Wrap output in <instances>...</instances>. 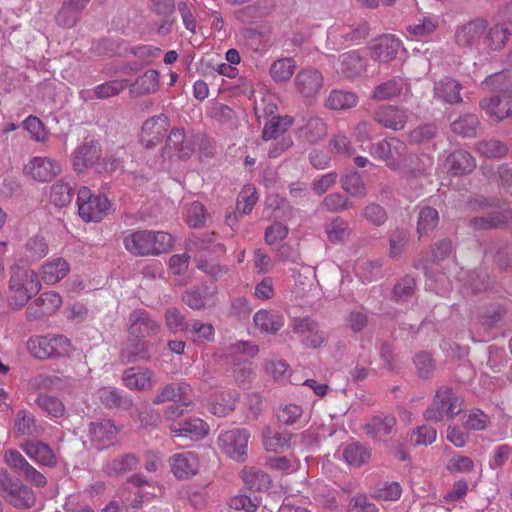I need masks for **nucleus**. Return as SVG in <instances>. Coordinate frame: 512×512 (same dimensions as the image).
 <instances>
[{"instance_id":"72a5a7b5","label":"nucleus","mask_w":512,"mask_h":512,"mask_svg":"<svg viewBox=\"0 0 512 512\" xmlns=\"http://www.w3.org/2000/svg\"><path fill=\"white\" fill-rule=\"evenodd\" d=\"M69 271L70 265L65 259L61 257L54 258L42 265V280L49 285H53L62 280Z\"/></svg>"},{"instance_id":"b1692460","label":"nucleus","mask_w":512,"mask_h":512,"mask_svg":"<svg viewBox=\"0 0 512 512\" xmlns=\"http://www.w3.org/2000/svg\"><path fill=\"white\" fill-rule=\"evenodd\" d=\"M170 430L174 437L197 441L208 434L209 426L203 420L194 418L184 422L173 423L170 426Z\"/></svg>"},{"instance_id":"a18cd8bd","label":"nucleus","mask_w":512,"mask_h":512,"mask_svg":"<svg viewBox=\"0 0 512 512\" xmlns=\"http://www.w3.org/2000/svg\"><path fill=\"white\" fill-rule=\"evenodd\" d=\"M151 10L160 16H163L165 19L163 23L159 26L158 31L160 33H167L170 31V27L173 23V20L170 19L171 15L175 10V1L174 0H149Z\"/></svg>"},{"instance_id":"680f3d73","label":"nucleus","mask_w":512,"mask_h":512,"mask_svg":"<svg viewBox=\"0 0 512 512\" xmlns=\"http://www.w3.org/2000/svg\"><path fill=\"white\" fill-rule=\"evenodd\" d=\"M164 319L167 329L172 333L180 331L186 332L189 330V323L178 308L172 307L166 309L164 312Z\"/></svg>"},{"instance_id":"9d476101","label":"nucleus","mask_w":512,"mask_h":512,"mask_svg":"<svg viewBox=\"0 0 512 512\" xmlns=\"http://www.w3.org/2000/svg\"><path fill=\"white\" fill-rule=\"evenodd\" d=\"M197 136L194 133H185L184 129H172L167 137L163 153L169 158L176 156L185 160L190 158L194 152Z\"/></svg>"},{"instance_id":"8fccbe9b","label":"nucleus","mask_w":512,"mask_h":512,"mask_svg":"<svg viewBox=\"0 0 512 512\" xmlns=\"http://www.w3.org/2000/svg\"><path fill=\"white\" fill-rule=\"evenodd\" d=\"M325 233L328 239L333 242H342L349 238L351 229L346 220L336 217L326 222Z\"/></svg>"},{"instance_id":"9b49d317","label":"nucleus","mask_w":512,"mask_h":512,"mask_svg":"<svg viewBox=\"0 0 512 512\" xmlns=\"http://www.w3.org/2000/svg\"><path fill=\"white\" fill-rule=\"evenodd\" d=\"M290 326L308 348H319L325 341L324 333L320 330L318 323L309 316L294 318Z\"/></svg>"},{"instance_id":"79ce46f5","label":"nucleus","mask_w":512,"mask_h":512,"mask_svg":"<svg viewBox=\"0 0 512 512\" xmlns=\"http://www.w3.org/2000/svg\"><path fill=\"white\" fill-rule=\"evenodd\" d=\"M74 196V187L64 179L55 182L50 188V200L57 207L69 205Z\"/></svg>"},{"instance_id":"e2e57ef3","label":"nucleus","mask_w":512,"mask_h":512,"mask_svg":"<svg viewBox=\"0 0 512 512\" xmlns=\"http://www.w3.org/2000/svg\"><path fill=\"white\" fill-rule=\"evenodd\" d=\"M439 221L438 211L432 207H424L419 212L417 231L420 236L436 228Z\"/></svg>"},{"instance_id":"a19ab883","label":"nucleus","mask_w":512,"mask_h":512,"mask_svg":"<svg viewBox=\"0 0 512 512\" xmlns=\"http://www.w3.org/2000/svg\"><path fill=\"white\" fill-rule=\"evenodd\" d=\"M483 43L491 50H501L507 43L511 32L504 24H497L486 30Z\"/></svg>"},{"instance_id":"6e6552de","label":"nucleus","mask_w":512,"mask_h":512,"mask_svg":"<svg viewBox=\"0 0 512 512\" xmlns=\"http://www.w3.org/2000/svg\"><path fill=\"white\" fill-rule=\"evenodd\" d=\"M79 216L86 222H99L106 215L109 201L105 196L92 195L87 187H81L77 193Z\"/></svg>"},{"instance_id":"3c124183","label":"nucleus","mask_w":512,"mask_h":512,"mask_svg":"<svg viewBox=\"0 0 512 512\" xmlns=\"http://www.w3.org/2000/svg\"><path fill=\"white\" fill-rule=\"evenodd\" d=\"M296 62L293 58H282L273 62L270 67V75L276 82H286L294 74Z\"/></svg>"},{"instance_id":"de8ad7c7","label":"nucleus","mask_w":512,"mask_h":512,"mask_svg":"<svg viewBox=\"0 0 512 512\" xmlns=\"http://www.w3.org/2000/svg\"><path fill=\"white\" fill-rule=\"evenodd\" d=\"M293 124V118L290 116L273 117L264 126L262 138L265 141L276 139L284 134Z\"/></svg>"},{"instance_id":"69168bd1","label":"nucleus","mask_w":512,"mask_h":512,"mask_svg":"<svg viewBox=\"0 0 512 512\" xmlns=\"http://www.w3.org/2000/svg\"><path fill=\"white\" fill-rule=\"evenodd\" d=\"M129 85L128 80L117 79L102 83L96 86L93 90L96 98L106 99L118 95Z\"/></svg>"},{"instance_id":"c756f323","label":"nucleus","mask_w":512,"mask_h":512,"mask_svg":"<svg viewBox=\"0 0 512 512\" xmlns=\"http://www.w3.org/2000/svg\"><path fill=\"white\" fill-rule=\"evenodd\" d=\"M255 326L262 332L276 334L285 324L281 313L274 310L260 309L253 316Z\"/></svg>"},{"instance_id":"5fc2aeb1","label":"nucleus","mask_w":512,"mask_h":512,"mask_svg":"<svg viewBox=\"0 0 512 512\" xmlns=\"http://www.w3.org/2000/svg\"><path fill=\"white\" fill-rule=\"evenodd\" d=\"M509 212H497L487 216L475 217L470 220V225L475 229L498 228L508 222Z\"/></svg>"},{"instance_id":"e433bc0d","label":"nucleus","mask_w":512,"mask_h":512,"mask_svg":"<svg viewBox=\"0 0 512 512\" xmlns=\"http://www.w3.org/2000/svg\"><path fill=\"white\" fill-rule=\"evenodd\" d=\"M358 103V96L351 91L342 89H333L325 99V107L330 110H347L353 108Z\"/></svg>"},{"instance_id":"7ed1b4c3","label":"nucleus","mask_w":512,"mask_h":512,"mask_svg":"<svg viewBox=\"0 0 512 512\" xmlns=\"http://www.w3.org/2000/svg\"><path fill=\"white\" fill-rule=\"evenodd\" d=\"M40 287L38 276L33 270L20 265L12 266L9 281V304L14 309L21 308L39 292Z\"/></svg>"},{"instance_id":"412c9836","label":"nucleus","mask_w":512,"mask_h":512,"mask_svg":"<svg viewBox=\"0 0 512 512\" xmlns=\"http://www.w3.org/2000/svg\"><path fill=\"white\" fill-rule=\"evenodd\" d=\"M401 42L391 34H384L373 41L370 57L380 63H388L396 57Z\"/></svg>"},{"instance_id":"a211bd4d","label":"nucleus","mask_w":512,"mask_h":512,"mask_svg":"<svg viewBox=\"0 0 512 512\" xmlns=\"http://www.w3.org/2000/svg\"><path fill=\"white\" fill-rule=\"evenodd\" d=\"M101 156V148L98 142L90 140L77 147L72 154V164L78 173H82L88 168L95 167Z\"/></svg>"},{"instance_id":"f257e3e1","label":"nucleus","mask_w":512,"mask_h":512,"mask_svg":"<svg viewBox=\"0 0 512 512\" xmlns=\"http://www.w3.org/2000/svg\"><path fill=\"white\" fill-rule=\"evenodd\" d=\"M483 90L493 93L480 101V107L496 121H501L512 113V75L507 72L488 76L481 84Z\"/></svg>"},{"instance_id":"13d9d810","label":"nucleus","mask_w":512,"mask_h":512,"mask_svg":"<svg viewBox=\"0 0 512 512\" xmlns=\"http://www.w3.org/2000/svg\"><path fill=\"white\" fill-rule=\"evenodd\" d=\"M278 421L284 425H293L299 421L303 415L301 406L288 403L281 404L275 410Z\"/></svg>"},{"instance_id":"2f4dec72","label":"nucleus","mask_w":512,"mask_h":512,"mask_svg":"<svg viewBox=\"0 0 512 512\" xmlns=\"http://www.w3.org/2000/svg\"><path fill=\"white\" fill-rule=\"evenodd\" d=\"M139 458L133 453L123 454L108 460L103 465V471L111 477H118L137 468Z\"/></svg>"},{"instance_id":"ddd939ff","label":"nucleus","mask_w":512,"mask_h":512,"mask_svg":"<svg viewBox=\"0 0 512 512\" xmlns=\"http://www.w3.org/2000/svg\"><path fill=\"white\" fill-rule=\"evenodd\" d=\"M4 460L8 466L35 486L44 487L47 484L46 477L34 468L19 451H6Z\"/></svg>"},{"instance_id":"ea45409f","label":"nucleus","mask_w":512,"mask_h":512,"mask_svg":"<svg viewBox=\"0 0 512 512\" xmlns=\"http://www.w3.org/2000/svg\"><path fill=\"white\" fill-rule=\"evenodd\" d=\"M159 88V73L157 70L150 69L136 79L131 84V93L133 95H146L154 93Z\"/></svg>"},{"instance_id":"4d7b16f0","label":"nucleus","mask_w":512,"mask_h":512,"mask_svg":"<svg viewBox=\"0 0 512 512\" xmlns=\"http://www.w3.org/2000/svg\"><path fill=\"white\" fill-rule=\"evenodd\" d=\"M291 272L295 279L296 293L301 297L306 296L314 283L315 272L313 268L304 266L303 272L297 271L296 269H292Z\"/></svg>"},{"instance_id":"1a4fd4ad","label":"nucleus","mask_w":512,"mask_h":512,"mask_svg":"<svg viewBox=\"0 0 512 512\" xmlns=\"http://www.w3.org/2000/svg\"><path fill=\"white\" fill-rule=\"evenodd\" d=\"M250 433L245 429L234 428L222 431L218 436V446L229 458L243 462L247 456Z\"/></svg>"},{"instance_id":"c9c22d12","label":"nucleus","mask_w":512,"mask_h":512,"mask_svg":"<svg viewBox=\"0 0 512 512\" xmlns=\"http://www.w3.org/2000/svg\"><path fill=\"white\" fill-rule=\"evenodd\" d=\"M339 71L347 78H355L366 68L365 59L357 51H349L339 56Z\"/></svg>"},{"instance_id":"4be33fe9","label":"nucleus","mask_w":512,"mask_h":512,"mask_svg":"<svg viewBox=\"0 0 512 512\" xmlns=\"http://www.w3.org/2000/svg\"><path fill=\"white\" fill-rule=\"evenodd\" d=\"M303 124L299 127V137L305 142L315 144L327 135V126L324 120L313 112H307L302 117Z\"/></svg>"},{"instance_id":"338daca9","label":"nucleus","mask_w":512,"mask_h":512,"mask_svg":"<svg viewBox=\"0 0 512 512\" xmlns=\"http://www.w3.org/2000/svg\"><path fill=\"white\" fill-rule=\"evenodd\" d=\"M208 214L204 205L198 201L187 207L186 222L192 228H200L206 224Z\"/></svg>"},{"instance_id":"7c9ffc66","label":"nucleus","mask_w":512,"mask_h":512,"mask_svg":"<svg viewBox=\"0 0 512 512\" xmlns=\"http://www.w3.org/2000/svg\"><path fill=\"white\" fill-rule=\"evenodd\" d=\"M89 431L91 439L96 443L98 449L108 446L118 434V429L111 420L91 422Z\"/></svg>"},{"instance_id":"0eeeda50","label":"nucleus","mask_w":512,"mask_h":512,"mask_svg":"<svg viewBox=\"0 0 512 512\" xmlns=\"http://www.w3.org/2000/svg\"><path fill=\"white\" fill-rule=\"evenodd\" d=\"M0 490L3 492V498L16 508H30L35 503L33 490L11 477L6 471L0 472Z\"/></svg>"},{"instance_id":"052dcab7","label":"nucleus","mask_w":512,"mask_h":512,"mask_svg":"<svg viewBox=\"0 0 512 512\" xmlns=\"http://www.w3.org/2000/svg\"><path fill=\"white\" fill-rule=\"evenodd\" d=\"M29 352L38 359L44 360L52 358V350L49 341V335L35 336L29 339L27 343Z\"/></svg>"},{"instance_id":"aec40b11","label":"nucleus","mask_w":512,"mask_h":512,"mask_svg":"<svg viewBox=\"0 0 512 512\" xmlns=\"http://www.w3.org/2000/svg\"><path fill=\"white\" fill-rule=\"evenodd\" d=\"M155 373L147 367H130L123 371L122 381L130 390L149 391L154 385Z\"/></svg>"},{"instance_id":"20e7f679","label":"nucleus","mask_w":512,"mask_h":512,"mask_svg":"<svg viewBox=\"0 0 512 512\" xmlns=\"http://www.w3.org/2000/svg\"><path fill=\"white\" fill-rule=\"evenodd\" d=\"M463 399L450 387L441 386L436 391L433 403L425 410L424 418L430 422H439L445 416L454 418L464 408Z\"/></svg>"},{"instance_id":"f8f14e48","label":"nucleus","mask_w":512,"mask_h":512,"mask_svg":"<svg viewBox=\"0 0 512 512\" xmlns=\"http://www.w3.org/2000/svg\"><path fill=\"white\" fill-rule=\"evenodd\" d=\"M487 30V22L483 19H475L460 25L455 30V43L463 48H478L484 39Z\"/></svg>"},{"instance_id":"473e14b6","label":"nucleus","mask_w":512,"mask_h":512,"mask_svg":"<svg viewBox=\"0 0 512 512\" xmlns=\"http://www.w3.org/2000/svg\"><path fill=\"white\" fill-rule=\"evenodd\" d=\"M189 390L190 385L186 382L169 383L158 390L152 399V403L159 405L166 402H179L184 400Z\"/></svg>"},{"instance_id":"6ab92c4d","label":"nucleus","mask_w":512,"mask_h":512,"mask_svg":"<svg viewBox=\"0 0 512 512\" xmlns=\"http://www.w3.org/2000/svg\"><path fill=\"white\" fill-rule=\"evenodd\" d=\"M25 171L34 180L47 182L59 175L62 171L61 165L49 157L36 156L25 166Z\"/></svg>"},{"instance_id":"6e6d98bb","label":"nucleus","mask_w":512,"mask_h":512,"mask_svg":"<svg viewBox=\"0 0 512 512\" xmlns=\"http://www.w3.org/2000/svg\"><path fill=\"white\" fill-rule=\"evenodd\" d=\"M476 148L478 153L486 158H501L509 151L508 146L504 142L496 139L479 141Z\"/></svg>"},{"instance_id":"5701e85b","label":"nucleus","mask_w":512,"mask_h":512,"mask_svg":"<svg viewBox=\"0 0 512 512\" xmlns=\"http://www.w3.org/2000/svg\"><path fill=\"white\" fill-rule=\"evenodd\" d=\"M170 465L178 479H189L197 473L199 460L195 453L188 451L171 456Z\"/></svg>"},{"instance_id":"49530a36","label":"nucleus","mask_w":512,"mask_h":512,"mask_svg":"<svg viewBox=\"0 0 512 512\" xmlns=\"http://www.w3.org/2000/svg\"><path fill=\"white\" fill-rule=\"evenodd\" d=\"M15 430L23 436H39L41 428L35 423L33 414L26 410H19L14 420Z\"/></svg>"},{"instance_id":"864d4df0","label":"nucleus","mask_w":512,"mask_h":512,"mask_svg":"<svg viewBox=\"0 0 512 512\" xmlns=\"http://www.w3.org/2000/svg\"><path fill=\"white\" fill-rule=\"evenodd\" d=\"M343 458L349 465L359 467L369 460L370 451L358 442L351 443L344 448Z\"/></svg>"},{"instance_id":"bb28decb","label":"nucleus","mask_w":512,"mask_h":512,"mask_svg":"<svg viewBox=\"0 0 512 512\" xmlns=\"http://www.w3.org/2000/svg\"><path fill=\"white\" fill-rule=\"evenodd\" d=\"M444 166L452 175L461 176L474 170L476 160L469 152L457 150L447 156Z\"/></svg>"},{"instance_id":"0e129e2a","label":"nucleus","mask_w":512,"mask_h":512,"mask_svg":"<svg viewBox=\"0 0 512 512\" xmlns=\"http://www.w3.org/2000/svg\"><path fill=\"white\" fill-rule=\"evenodd\" d=\"M35 402L52 417H62L65 413V406L57 397L41 394L37 397Z\"/></svg>"},{"instance_id":"37998d69","label":"nucleus","mask_w":512,"mask_h":512,"mask_svg":"<svg viewBox=\"0 0 512 512\" xmlns=\"http://www.w3.org/2000/svg\"><path fill=\"white\" fill-rule=\"evenodd\" d=\"M479 119L475 114L467 113L459 116L451 123L452 131L463 137H473L479 127Z\"/></svg>"},{"instance_id":"c85d7f7f","label":"nucleus","mask_w":512,"mask_h":512,"mask_svg":"<svg viewBox=\"0 0 512 512\" xmlns=\"http://www.w3.org/2000/svg\"><path fill=\"white\" fill-rule=\"evenodd\" d=\"M89 0L65 1L55 16L56 23L65 28H71L78 22L81 11Z\"/></svg>"},{"instance_id":"bf43d9fd","label":"nucleus","mask_w":512,"mask_h":512,"mask_svg":"<svg viewBox=\"0 0 512 512\" xmlns=\"http://www.w3.org/2000/svg\"><path fill=\"white\" fill-rule=\"evenodd\" d=\"M438 28V20L435 17H423L417 23L407 26V32L416 38H425L432 35Z\"/></svg>"},{"instance_id":"a878e982","label":"nucleus","mask_w":512,"mask_h":512,"mask_svg":"<svg viewBox=\"0 0 512 512\" xmlns=\"http://www.w3.org/2000/svg\"><path fill=\"white\" fill-rule=\"evenodd\" d=\"M21 448L29 458L39 465L54 467L57 464L52 448L41 441H27L21 445Z\"/></svg>"},{"instance_id":"603ef678","label":"nucleus","mask_w":512,"mask_h":512,"mask_svg":"<svg viewBox=\"0 0 512 512\" xmlns=\"http://www.w3.org/2000/svg\"><path fill=\"white\" fill-rule=\"evenodd\" d=\"M341 187L353 197L362 198L367 194L362 177L356 171L349 172L341 178Z\"/></svg>"},{"instance_id":"cd10ccee","label":"nucleus","mask_w":512,"mask_h":512,"mask_svg":"<svg viewBox=\"0 0 512 512\" xmlns=\"http://www.w3.org/2000/svg\"><path fill=\"white\" fill-rule=\"evenodd\" d=\"M98 397L101 403L109 409L118 408L130 410L134 405L133 399L129 394L114 387H103L99 389Z\"/></svg>"},{"instance_id":"09e8293b","label":"nucleus","mask_w":512,"mask_h":512,"mask_svg":"<svg viewBox=\"0 0 512 512\" xmlns=\"http://www.w3.org/2000/svg\"><path fill=\"white\" fill-rule=\"evenodd\" d=\"M242 479L247 488L252 491L267 489L270 484L269 475L255 468H244L242 471Z\"/></svg>"},{"instance_id":"dca6fc26","label":"nucleus","mask_w":512,"mask_h":512,"mask_svg":"<svg viewBox=\"0 0 512 512\" xmlns=\"http://www.w3.org/2000/svg\"><path fill=\"white\" fill-rule=\"evenodd\" d=\"M168 126V117L164 114L147 119L142 125L141 143L148 149L155 147L164 138Z\"/></svg>"},{"instance_id":"f704fd0d","label":"nucleus","mask_w":512,"mask_h":512,"mask_svg":"<svg viewBox=\"0 0 512 512\" xmlns=\"http://www.w3.org/2000/svg\"><path fill=\"white\" fill-rule=\"evenodd\" d=\"M408 91L405 80L401 78H392L374 88L371 99L375 101H387L400 96L403 91Z\"/></svg>"},{"instance_id":"39448f33","label":"nucleus","mask_w":512,"mask_h":512,"mask_svg":"<svg viewBox=\"0 0 512 512\" xmlns=\"http://www.w3.org/2000/svg\"><path fill=\"white\" fill-rule=\"evenodd\" d=\"M370 154L382 160L387 167L396 170L404 166L412 157L405 142L396 137L381 140L370 147Z\"/></svg>"},{"instance_id":"c03bdc74","label":"nucleus","mask_w":512,"mask_h":512,"mask_svg":"<svg viewBox=\"0 0 512 512\" xmlns=\"http://www.w3.org/2000/svg\"><path fill=\"white\" fill-rule=\"evenodd\" d=\"M237 401L238 396L236 393L230 391L221 392L211 403L210 411L216 416L225 417L236 408Z\"/></svg>"},{"instance_id":"774afa93","label":"nucleus","mask_w":512,"mask_h":512,"mask_svg":"<svg viewBox=\"0 0 512 512\" xmlns=\"http://www.w3.org/2000/svg\"><path fill=\"white\" fill-rule=\"evenodd\" d=\"M416 282L410 275L404 276L393 288V298L398 302H406L415 291Z\"/></svg>"},{"instance_id":"4468645a","label":"nucleus","mask_w":512,"mask_h":512,"mask_svg":"<svg viewBox=\"0 0 512 512\" xmlns=\"http://www.w3.org/2000/svg\"><path fill=\"white\" fill-rule=\"evenodd\" d=\"M373 119L379 125L393 131L402 130L408 122L406 109L395 105H381L373 112Z\"/></svg>"},{"instance_id":"423d86ee","label":"nucleus","mask_w":512,"mask_h":512,"mask_svg":"<svg viewBox=\"0 0 512 512\" xmlns=\"http://www.w3.org/2000/svg\"><path fill=\"white\" fill-rule=\"evenodd\" d=\"M324 85V77L320 70L307 66L300 69L294 78L295 91L307 105H312Z\"/></svg>"},{"instance_id":"58836bf2","label":"nucleus","mask_w":512,"mask_h":512,"mask_svg":"<svg viewBox=\"0 0 512 512\" xmlns=\"http://www.w3.org/2000/svg\"><path fill=\"white\" fill-rule=\"evenodd\" d=\"M263 445L267 451L281 452L291 446L293 435L288 432H274L269 426L262 433Z\"/></svg>"},{"instance_id":"4c0bfd02","label":"nucleus","mask_w":512,"mask_h":512,"mask_svg":"<svg viewBox=\"0 0 512 512\" xmlns=\"http://www.w3.org/2000/svg\"><path fill=\"white\" fill-rule=\"evenodd\" d=\"M461 84L449 77H446L435 84L434 95L436 98L450 104L460 103Z\"/></svg>"},{"instance_id":"2eb2a0df","label":"nucleus","mask_w":512,"mask_h":512,"mask_svg":"<svg viewBox=\"0 0 512 512\" xmlns=\"http://www.w3.org/2000/svg\"><path fill=\"white\" fill-rule=\"evenodd\" d=\"M396 423L394 415L378 414L363 425V430L372 440L386 442L395 433Z\"/></svg>"},{"instance_id":"f3484780","label":"nucleus","mask_w":512,"mask_h":512,"mask_svg":"<svg viewBox=\"0 0 512 512\" xmlns=\"http://www.w3.org/2000/svg\"><path fill=\"white\" fill-rule=\"evenodd\" d=\"M129 322V332L137 338L154 336L161 330V325L144 309L132 311Z\"/></svg>"},{"instance_id":"f03ea898","label":"nucleus","mask_w":512,"mask_h":512,"mask_svg":"<svg viewBox=\"0 0 512 512\" xmlns=\"http://www.w3.org/2000/svg\"><path fill=\"white\" fill-rule=\"evenodd\" d=\"M123 245L134 256H154L167 252L173 245V238L164 231H130L124 236Z\"/></svg>"},{"instance_id":"393cba45","label":"nucleus","mask_w":512,"mask_h":512,"mask_svg":"<svg viewBox=\"0 0 512 512\" xmlns=\"http://www.w3.org/2000/svg\"><path fill=\"white\" fill-rule=\"evenodd\" d=\"M151 344L142 338L129 339L121 350V360L125 364L151 359Z\"/></svg>"}]
</instances>
